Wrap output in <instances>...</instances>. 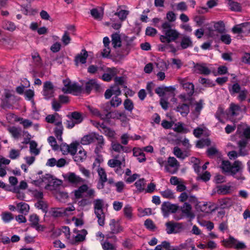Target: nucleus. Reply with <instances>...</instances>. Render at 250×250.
<instances>
[{
	"label": "nucleus",
	"instance_id": "4468645a",
	"mask_svg": "<svg viewBox=\"0 0 250 250\" xmlns=\"http://www.w3.org/2000/svg\"><path fill=\"white\" fill-rule=\"evenodd\" d=\"M79 144L77 143H72L69 145L62 143L60 146V149L63 155L70 154L72 155L75 154L77 150V147Z\"/></svg>",
	"mask_w": 250,
	"mask_h": 250
},
{
	"label": "nucleus",
	"instance_id": "37998d69",
	"mask_svg": "<svg viewBox=\"0 0 250 250\" xmlns=\"http://www.w3.org/2000/svg\"><path fill=\"white\" fill-rule=\"evenodd\" d=\"M112 44L114 48L119 47L121 46V39L118 33H114L111 36Z\"/></svg>",
	"mask_w": 250,
	"mask_h": 250
},
{
	"label": "nucleus",
	"instance_id": "2eb2a0df",
	"mask_svg": "<svg viewBox=\"0 0 250 250\" xmlns=\"http://www.w3.org/2000/svg\"><path fill=\"white\" fill-rule=\"evenodd\" d=\"M179 201L181 202H188L189 204H193L196 206L198 203V199L195 196L190 192H183L178 197Z\"/></svg>",
	"mask_w": 250,
	"mask_h": 250
},
{
	"label": "nucleus",
	"instance_id": "473e14b6",
	"mask_svg": "<svg viewBox=\"0 0 250 250\" xmlns=\"http://www.w3.org/2000/svg\"><path fill=\"white\" fill-rule=\"evenodd\" d=\"M111 148L112 150L115 152L121 153L122 151L125 153H127L130 151L127 147L123 146L121 144L117 142H112Z\"/></svg>",
	"mask_w": 250,
	"mask_h": 250
},
{
	"label": "nucleus",
	"instance_id": "39448f33",
	"mask_svg": "<svg viewBox=\"0 0 250 250\" xmlns=\"http://www.w3.org/2000/svg\"><path fill=\"white\" fill-rule=\"evenodd\" d=\"M247 107L245 105L240 106L234 103H231L229 105L228 116L230 118L236 120H240L243 114L246 113Z\"/></svg>",
	"mask_w": 250,
	"mask_h": 250
},
{
	"label": "nucleus",
	"instance_id": "e2e57ef3",
	"mask_svg": "<svg viewBox=\"0 0 250 250\" xmlns=\"http://www.w3.org/2000/svg\"><path fill=\"white\" fill-rule=\"evenodd\" d=\"M3 28L7 30L10 31H13L16 29V26L15 24L9 21H5L3 23Z\"/></svg>",
	"mask_w": 250,
	"mask_h": 250
},
{
	"label": "nucleus",
	"instance_id": "09e8293b",
	"mask_svg": "<svg viewBox=\"0 0 250 250\" xmlns=\"http://www.w3.org/2000/svg\"><path fill=\"white\" fill-rule=\"evenodd\" d=\"M109 225L111 231L113 233H118L123 230L121 226L116 223L114 219L111 220Z\"/></svg>",
	"mask_w": 250,
	"mask_h": 250
},
{
	"label": "nucleus",
	"instance_id": "a18cd8bd",
	"mask_svg": "<svg viewBox=\"0 0 250 250\" xmlns=\"http://www.w3.org/2000/svg\"><path fill=\"white\" fill-rule=\"evenodd\" d=\"M56 127L54 129V133L55 135L57 138V139L62 142V135L63 132V126L62 125V123L60 124H57L56 125Z\"/></svg>",
	"mask_w": 250,
	"mask_h": 250
},
{
	"label": "nucleus",
	"instance_id": "9b49d317",
	"mask_svg": "<svg viewBox=\"0 0 250 250\" xmlns=\"http://www.w3.org/2000/svg\"><path fill=\"white\" fill-rule=\"evenodd\" d=\"M62 176L65 182L74 186H77V185L83 183L84 181V180L81 177L77 175L73 172H68L65 174H63Z\"/></svg>",
	"mask_w": 250,
	"mask_h": 250
},
{
	"label": "nucleus",
	"instance_id": "1a4fd4ad",
	"mask_svg": "<svg viewBox=\"0 0 250 250\" xmlns=\"http://www.w3.org/2000/svg\"><path fill=\"white\" fill-rule=\"evenodd\" d=\"M243 135L245 139H242L238 143L239 147V154L241 156H245L248 154L245 147L248 144V140L250 139V127H247L244 129Z\"/></svg>",
	"mask_w": 250,
	"mask_h": 250
},
{
	"label": "nucleus",
	"instance_id": "de8ad7c7",
	"mask_svg": "<svg viewBox=\"0 0 250 250\" xmlns=\"http://www.w3.org/2000/svg\"><path fill=\"white\" fill-rule=\"evenodd\" d=\"M73 156L74 160L77 162H83L86 157V152L83 149H80L78 153H75Z\"/></svg>",
	"mask_w": 250,
	"mask_h": 250
},
{
	"label": "nucleus",
	"instance_id": "4be33fe9",
	"mask_svg": "<svg viewBox=\"0 0 250 250\" xmlns=\"http://www.w3.org/2000/svg\"><path fill=\"white\" fill-rule=\"evenodd\" d=\"M210 204V203L208 204L205 202L197 203L196 205V208L197 210H200L202 212L208 213L213 210V208H211Z\"/></svg>",
	"mask_w": 250,
	"mask_h": 250
},
{
	"label": "nucleus",
	"instance_id": "c756f323",
	"mask_svg": "<svg viewBox=\"0 0 250 250\" xmlns=\"http://www.w3.org/2000/svg\"><path fill=\"white\" fill-rule=\"evenodd\" d=\"M195 69L197 73L206 75L209 74L211 71L205 64H197Z\"/></svg>",
	"mask_w": 250,
	"mask_h": 250
},
{
	"label": "nucleus",
	"instance_id": "a878e982",
	"mask_svg": "<svg viewBox=\"0 0 250 250\" xmlns=\"http://www.w3.org/2000/svg\"><path fill=\"white\" fill-rule=\"evenodd\" d=\"M180 46L183 49L192 47L193 42L190 37L186 35L183 36L180 42Z\"/></svg>",
	"mask_w": 250,
	"mask_h": 250
},
{
	"label": "nucleus",
	"instance_id": "ddd939ff",
	"mask_svg": "<svg viewBox=\"0 0 250 250\" xmlns=\"http://www.w3.org/2000/svg\"><path fill=\"white\" fill-rule=\"evenodd\" d=\"M179 167L177 160L173 157L168 158L167 165H165V171L171 174L175 173Z\"/></svg>",
	"mask_w": 250,
	"mask_h": 250
},
{
	"label": "nucleus",
	"instance_id": "e433bc0d",
	"mask_svg": "<svg viewBox=\"0 0 250 250\" xmlns=\"http://www.w3.org/2000/svg\"><path fill=\"white\" fill-rule=\"evenodd\" d=\"M121 7V6L119 7L117 9V12L115 13L114 15L119 17V21H123L126 19L129 12L128 10L121 9H120Z\"/></svg>",
	"mask_w": 250,
	"mask_h": 250
},
{
	"label": "nucleus",
	"instance_id": "5701e85b",
	"mask_svg": "<svg viewBox=\"0 0 250 250\" xmlns=\"http://www.w3.org/2000/svg\"><path fill=\"white\" fill-rule=\"evenodd\" d=\"M180 83L186 91L188 96H191L194 93V85L191 83L187 82L186 81L182 80L180 82Z\"/></svg>",
	"mask_w": 250,
	"mask_h": 250
},
{
	"label": "nucleus",
	"instance_id": "f8f14e48",
	"mask_svg": "<svg viewBox=\"0 0 250 250\" xmlns=\"http://www.w3.org/2000/svg\"><path fill=\"white\" fill-rule=\"evenodd\" d=\"M222 242L223 245L226 247L237 249H243L246 247L244 243L238 241L232 236H229L228 239H224Z\"/></svg>",
	"mask_w": 250,
	"mask_h": 250
},
{
	"label": "nucleus",
	"instance_id": "20e7f679",
	"mask_svg": "<svg viewBox=\"0 0 250 250\" xmlns=\"http://www.w3.org/2000/svg\"><path fill=\"white\" fill-rule=\"evenodd\" d=\"M104 202L103 199H96L93 201L94 213L98 218V224L103 226L104 224L105 215L103 212Z\"/></svg>",
	"mask_w": 250,
	"mask_h": 250
},
{
	"label": "nucleus",
	"instance_id": "7ed1b4c3",
	"mask_svg": "<svg viewBox=\"0 0 250 250\" xmlns=\"http://www.w3.org/2000/svg\"><path fill=\"white\" fill-rule=\"evenodd\" d=\"M18 100L14 90L4 88L1 98V106L3 108H11Z\"/></svg>",
	"mask_w": 250,
	"mask_h": 250
},
{
	"label": "nucleus",
	"instance_id": "680f3d73",
	"mask_svg": "<svg viewBox=\"0 0 250 250\" xmlns=\"http://www.w3.org/2000/svg\"><path fill=\"white\" fill-rule=\"evenodd\" d=\"M35 206L39 209H42L43 212H46L47 210V205L45 202L42 200H38L36 203Z\"/></svg>",
	"mask_w": 250,
	"mask_h": 250
},
{
	"label": "nucleus",
	"instance_id": "5fc2aeb1",
	"mask_svg": "<svg viewBox=\"0 0 250 250\" xmlns=\"http://www.w3.org/2000/svg\"><path fill=\"white\" fill-rule=\"evenodd\" d=\"M145 180L144 178L140 179L135 183V186L138 192H143L145 189Z\"/></svg>",
	"mask_w": 250,
	"mask_h": 250
},
{
	"label": "nucleus",
	"instance_id": "774afa93",
	"mask_svg": "<svg viewBox=\"0 0 250 250\" xmlns=\"http://www.w3.org/2000/svg\"><path fill=\"white\" fill-rule=\"evenodd\" d=\"M122 100L117 96L113 97L110 101V105L114 107L119 106L122 104Z\"/></svg>",
	"mask_w": 250,
	"mask_h": 250
},
{
	"label": "nucleus",
	"instance_id": "2f4dec72",
	"mask_svg": "<svg viewBox=\"0 0 250 250\" xmlns=\"http://www.w3.org/2000/svg\"><path fill=\"white\" fill-rule=\"evenodd\" d=\"M192 207L190 204L188 202L184 204L181 207V210L183 214H184L187 217L193 218L194 214L191 211Z\"/></svg>",
	"mask_w": 250,
	"mask_h": 250
},
{
	"label": "nucleus",
	"instance_id": "aec40b11",
	"mask_svg": "<svg viewBox=\"0 0 250 250\" xmlns=\"http://www.w3.org/2000/svg\"><path fill=\"white\" fill-rule=\"evenodd\" d=\"M117 73V70L115 68H108L105 72L102 75V79L105 82L110 81Z\"/></svg>",
	"mask_w": 250,
	"mask_h": 250
},
{
	"label": "nucleus",
	"instance_id": "4d7b16f0",
	"mask_svg": "<svg viewBox=\"0 0 250 250\" xmlns=\"http://www.w3.org/2000/svg\"><path fill=\"white\" fill-rule=\"evenodd\" d=\"M1 219L5 223H8L14 219L13 214L9 212H3L1 214Z\"/></svg>",
	"mask_w": 250,
	"mask_h": 250
},
{
	"label": "nucleus",
	"instance_id": "ea45409f",
	"mask_svg": "<svg viewBox=\"0 0 250 250\" xmlns=\"http://www.w3.org/2000/svg\"><path fill=\"white\" fill-rule=\"evenodd\" d=\"M182 249H189L190 250H196L193 243V240L191 238H188L186 240L184 243L180 244Z\"/></svg>",
	"mask_w": 250,
	"mask_h": 250
},
{
	"label": "nucleus",
	"instance_id": "f704fd0d",
	"mask_svg": "<svg viewBox=\"0 0 250 250\" xmlns=\"http://www.w3.org/2000/svg\"><path fill=\"white\" fill-rule=\"evenodd\" d=\"M133 156L137 158V160L139 162L142 163L146 161V156L142 149L134 147L133 149Z\"/></svg>",
	"mask_w": 250,
	"mask_h": 250
},
{
	"label": "nucleus",
	"instance_id": "c9c22d12",
	"mask_svg": "<svg viewBox=\"0 0 250 250\" xmlns=\"http://www.w3.org/2000/svg\"><path fill=\"white\" fill-rule=\"evenodd\" d=\"M90 14L95 20L100 21L103 18L104 11L102 8H93L90 10Z\"/></svg>",
	"mask_w": 250,
	"mask_h": 250
},
{
	"label": "nucleus",
	"instance_id": "c03bdc74",
	"mask_svg": "<svg viewBox=\"0 0 250 250\" xmlns=\"http://www.w3.org/2000/svg\"><path fill=\"white\" fill-rule=\"evenodd\" d=\"M87 190V185H83L74 191V195L76 198L80 199L83 197V194Z\"/></svg>",
	"mask_w": 250,
	"mask_h": 250
},
{
	"label": "nucleus",
	"instance_id": "603ef678",
	"mask_svg": "<svg viewBox=\"0 0 250 250\" xmlns=\"http://www.w3.org/2000/svg\"><path fill=\"white\" fill-rule=\"evenodd\" d=\"M101 244L102 245V248L104 250H115L116 246L110 243L108 240H106L104 241L102 240L101 241Z\"/></svg>",
	"mask_w": 250,
	"mask_h": 250
},
{
	"label": "nucleus",
	"instance_id": "9d476101",
	"mask_svg": "<svg viewBox=\"0 0 250 250\" xmlns=\"http://www.w3.org/2000/svg\"><path fill=\"white\" fill-rule=\"evenodd\" d=\"M64 86L62 91L65 93H71L72 92H80L82 88L76 83H72L69 79L63 80Z\"/></svg>",
	"mask_w": 250,
	"mask_h": 250
},
{
	"label": "nucleus",
	"instance_id": "49530a36",
	"mask_svg": "<svg viewBox=\"0 0 250 250\" xmlns=\"http://www.w3.org/2000/svg\"><path fill=\"white\" fill-rule=\"evenodd\" d=\"M133 208L129 205H126L123 208V212L125 217L128 220H131L133 217Z\"/></svg>",
	"mask_w": 250,
	"mask_h": 250
},
{
	"label": "nucleus",
	"instance_id": "69168bd1",
	"mask_svg": "<svg viewBox=\"0 0 250 250\" xmlns=\"http://www.w3.org/2000/svg\"><path fill=\"white\" fill-rule=\"evenodd\" d=\"M248 93V91L247 89L245 88L242 89V90L238 93L237 99L240 102L245 101L247 97Z\"/></svg>",
	"mask_w": 250,
	"mask_h": 250
},
{
	"label": "nucleus",
	"instance_id": "0e129e2a",
	"mask_svg": "<svg viewBox=\"0 0 250 250\" xmlns=\"http://www.w3.org/2000/svg\"><path fill=\"white\" fill-rule=\"evenodd\" d=\"M124 106L125 110L131 112L134 108V104L132 101L126 99L124 102Z\"/></svg>",
	"mask_w": 250,
	"mask_h": 250
},
{
	"label": "nucleus",
	"instance_id": "6ab92c4d",
	"mask_svg": "<svg viewBox=\"0 0 250 250\" xmlns=\"http://www.w3.org/2000/svg\"><path fill=\"white\" fill-rule=\"evenodd\" d=\"M39 218L36 214H32L30 216L29 221L30 222L31 226L37 231H43L45 227L39 224Z\"/></svg>",
	"mask_w": 250,
	"mask_h": 250
},
{
	"label": "nucleus",
	"instance_id": "b1692460",
	"mask_svg": "<svg viewBox=\"0 0 250 250\" xmlns=\"http://www.w3.org/2000/svg\"><path fill=\"white\" fill-rule=\"evenodd\" d=\"M99 87L100 85L98 84L96 80L91 79L85 83V90L87 93H89L93 89L97 90Z\"/></svg>",
	"mask_w": 250,
	"mask_h": 250
},
{
	"label": "nucleus",
	"instance_id": "f03ea898",
	"mask_svg": "<svg viewBox=\"0 0 250 250\" xmlns=\"http://www.w3.org/2000/svg\"><path fill=\"white\" fill-rule=\"evenodd\" d=\"M162 28L164 35L160 36V39L162 42L169 43L175 41L179 36V32L172 29L171 24L168 22H164L162 25Z\"/></svg>",
	"mask_w": 250,
	"mask_h": 250
},
{
	"label": "nucleus",
	"instance_id": "f257e3e1",
	"mask_svg": "<svg viewBox=\"0 0 250 250\" xmlns=\"http://www.w3.org/2000/svg\"><path fill=\"white\" fill-rule=\"evenodd\" d=\"M220 167L223 172L233 176L237 180L243 181L245 179L242 174L244 166L239 161H235L231 164L228 160H223Z\"/></svg>",
	"mask_w": 250,
	"mask_h": 250
},
{
	"label": "nucleus",
	"instance_id": "bf43d9fd",
	"mask_svg": "<svg viewBox=\"0 0 250 250\" xmlns=\"http://www.w3.org/2000/svg\"><path fill=\"white\" fill-rule=\"evenodd\" d=\"M226 117V113L224 108L221 106H219L215 113V117L220 122H223L222 118Z\"/></svg>",
	"mask_w": 250,
	"mask_h": 250
},
{
	"label": "nucleus",
	"instance_id": "dca6fc26",
	"mask_svg": "<svg viewBox=\"0 0 250 250\" xmlns=\"http://www.w3.org/2000/svg\"><path fill=\"white\" fill-rule=\"evenodd\" d=\"M166 231L167 234L177 233L182 229V225L180 223L169 221L166 224Z\"/></svg>",
	"mask_w": 250,
	"mask_h": 250
},
{
	"label": "nucleus",
	"instance_id": "6e6552de",
	"mask_svg": "<svg viewBox=\"0 0 250 250\" xmlns=\"http://www.w3.org/2000/svg\"><path fill=\"white\" fill-rule=\"evenodd\" d=\"M35 184L40 187H44L45 189H50V187L56 183L57 185L61 184L60 181L54 180L53 176L49 174H46L42 176V178H40L34 181Z\"/></svg>",
	"mask_w": 250,
	"mask_h": 250
},
{
	"label": "nucleus",
	"instance_id": "bb28decb",
	"mask_svg": "<svg viewBox=\"0 0 250 250\" xmlns=\"http://www.w3.org/2000/svg\"><path fill=\"white\" fill-rule=\"evenodd\" d=\"M88 54L87 51L85 49H83L81 52L78 54L75 57V61L76 64L78 65L79 63H85Z\"/></svg>",
	"mask_w": 250,
	"mask_h": 250
},
{
	"label": "nucleus",
	"instance_id": "393cba45",
	"mask_svg": "<svg viewBox=\"0 0 250 250\" xmlns=\"http://www.w3.org/2000/svg\"><path fill=\"white\" fill-rule=\"evenodd\" d=\"M175 110L177 112H179L183 117H186L189 112V105L184 103L179 104Z\"/></svg>",
	"mask_w": 250,
	"mask_h": 250
},
{
	"label": "nucleus",
	"instance_id": "58836bf2",
	"mask_svg": "<svg viewBox=\"0 0 250 250\" xmlns=\"http://www.w3.org/2000/svg\"><path fill=\"white\" fill-rule=\"evenodd\" d=\"M219 207L221 208H228L233 204L232 200L229 198L221 199L218 201Z\"/></svg>",
	"mask_w": 250,
	"mask_h": 250
},
{
	"label": "nucleus",
	"instance_id": "423d86ee",
	"mask_svg": "<svg viewBox=\"0 0 250 250\" xmlns=\"http://www.w3.org/2000/svg\"><path fill=\"white\" fill-rule=\"evenodd\" d=\"M125 155L124 153H120L115 155L113 159L108 161V166L112 168H117L115 171L118 174H121L122 172L121 169L122 165L125 166Z\"/></svg>",
	"mask_w": 250,
	"mask_h": 250
},
{
	"label": "nucleus",
	"instance_id": "7c9ffc66",
	"mask_svg": "<svg viewBox=\"0 0 250 250\" xmlns=\"http://www.w3.org/2000/svg\"><path fill=\"white\" fill-rule=\"evenodd\" d=\"M46 121L48 123L54 124L55 125L62 123L60 116L57 113L54 115H48L45 118Z\"/></svg>",
	"mask_w": 250,
	"mask_h": 250
},
{
	"label": "nucleus",
	"instance_id": "338daca9",
	"mask_svg": "<svg viewBox=\"0 0 250 250\" xmlns=\"http://www.w3.org/2000/svg\"><path fill=\"white\" fill-rule=\"evenodd\" d=\"M71 119L75 121L77 124L81 123L83 119L81 114L77 112H74L71 114Z\"/></svg>",
	"mask_w": 250,
	"mask_h": 250
},
{
	"label": "nucleus",
	"instance_id": "c85d7f7f",
	"mask_svg": "<svg viewBox=\"0 0 250 250\" xmlns=\"http://www.w3.org/2000/svg\"><path fill=\"white\" fill-rule=\"evenodd\" d=\"M175 88L173 86H162L155 89V92L160 97H163L167 92H173Z\"/></svg>",
	"mask_w": 250,
	"mask_h": 250
},
{
	"label": "nucleus",
	"instance_id": "052dcab7",
	"mask_svg": "<svg viewBox=\"0 0 250 250\" xmlns=\"http://www.w3.org/2000/svg\"><path fill=\"white\" fill-rule=\"evenodd\" d=\"M173 152L174 154L178 158L184 159L186 157H187V155L177 146L174 147Z\"/></svg>",
	"mask_w": 250,
	"mask_h": 250
},
{
	"label": "nucleus",
	"instance_id": "0eeeda50",
	"mask_svg": "<svg viewBox=\"0 0 250 250\" xmlns=\"http://www.w3.org/2000/svg\"><path fill=\"white\" fill-rule=\"evenodd\" d=\"M75 209L73 205H70L65 208H51L48 214L54 217H60L63 216H69L73 214V211Z\"/></svg>",
	"mask_w": 250,
	"mask_h": 250
},
{
	"label": "nucleus",
	"instance_id": "f3484780",
	"mask_svg": "<svg viewBox=\"0 0 250 250\" xmlns=\"http://www.w3.org/2000/svg\"><path fill=\"white\" fill-rule=\"evenodd\" d=\"M177 209V206L171 204L168 202L163 203L161 207L163 215L165 217H167L170 212L174 213L176 212Z\"/></svg>",
	"mask_w": 250,
	"mask_h": 250
},
{
	"label": "nucleus",
	"instance_id": "4c0bfd02",
	"mask_svg": "<svg viewBox=\"0 0 250 250\" xmlns=\"http://www.w3.org/2000/svg\"><path fill=\"white\" fill-rule=\"evenodd\" d=\"M17 209L20 213L26 215L29 212V206L25 203L21 202L17 205Z\"/></svg>",
	"mask_w": 250,
	"mask_h": 250
},
{
	"label": "nucleus",
	"instance_id": "a211bd4d",
	"mask_svg": "<svg viewBox=\"0 0 250 250\" xmlns=\"http://www.w3.org/2000/svg\"><path fill=\"white\" fill-rule=\"evenodd\" d=\"M54 90L53 84L50 82H46L43 84L42 94L46 99L53 96Z\"/></svg>",
	"mask_w": 250,
	"mask_h": 250
},
{
	"label": "nucleus",
	"instance_id": "864d4df0",
	"mask_svg": "<svg viewBox=\"0 0 250 250\" xmlns=\"http://www.w3.org/2000/svg\"><path fill=\"white\" fill-rule=\"evenodd\" d=\"M87 231L85 229H82L74 238V243H78L83 241L85 240L87 234Z\"/></svg>",
	"mask_w": 250,
	"mask_h": 250
},
{
	"label": "nucleus",
	"instance_id": "6e6d98bb",
	"mask_svg": "<svg viewBox=\"0 0 250 250\" xmlns=\"http://www.w3.org/2000/svg\"><path fill=\"white\" fill-rule=\"evenodd\" d=\"M97 172L100 178V181L105 183L107 180V175L104 169L102 167H98Z\"/></svg>",
	"mask_w": 250,
	"mask_h": 250
},
{
	"label": "nucleus",
	"instance_id": "a19ab883",
	"mask_svg": "<svg viewBox=\"0 0 250 250\" xmlns=\"http://www.w3.org/2000/svg\"><path fill=\"white\" fill-rule=\"evenodd\" d=\"M160 193L161 196L164 198L169 200L175 198V193L170 189L167 188L164 190L160 191Z\"/></svg>",
	"mask_w": 250,
	"mask_h": 250
},
{
	"label": "nucleus",
	"instance_id": "79ce46f5",
	"mask_svg": "<svg viewBox=\"0 0 250 250\" xmlns=\"http://www.w3.org/2000/svg\"><path fill=\"white\" fill-rule=\"evenodd\" d=\"M173 129L175 131L179 133H187L190 132V129L186 126L183 124L177 123L174 125Z\"/></svg>",
	"mask_w": 250,
	"mask_h": 250
},
{
	"label": "nucleus",
	"instance_id": "13d9d810",
	"mask_svg": "<svg viewBox=\"0 0 250 250\" xmlns=\"http://www.w3.org/2000/svg\"><path fill=\"white\" fill-rule=\"evenodd\" d=\"M229 8L234 11H240L241 10V7L240 4L237 2L232 0H229L228 2Z\"/></svg>",
	"mask_w": 250,
	"mask_h": 250
},
{
	"label": "nucleus",
	"instance_id": "cd10ccee",
	"mask_svg": "<svg viewBox=\"0 0 250 250\" xmlns=\"http://www.w3.org/2000/svg\"><path fill=\"white\" fill-rule=\"evenodd\" d=\"M95 132H91L83 136L81 140V144L83 145H88L94 142Z\"/></svg>",
	"mask_w": 250,
	"mask_h": 250
},
{
	"label": "nucleus",
	"instance_id": "8fccbe9b",
	"mask_svg": "<svg viewBox=\"0 0 250 250\" xmlns=\"http://www.w3.org/2000/svg\"><path fill=\"white\" fill-rule=\"evenodd\" d=\"M213 28L219 33L222 34L225 31V25L223 21H219L214 23Z\"/></svg>",
	"mask_w": 250,
	"mask_h": 250
},
{
	"label": "nucleus",
	"instance_id": "3c124183",
	"mask_svg": "<svg viewBox=\"0 0 250 250\" xmlns=\"http://www.w3.org/2000/svg\"><path fill=\"white\" fill-rule=\"evenodd\" d=\"M8 131L15 139H18L21 135V130L20 128L12 126L8 128Z\"/></svg>",
	"mask_w": 250,
	"mask_h": 250
},
{
	"label": "nucleus",
	"instance_id": "72a5a7b5",
	"mask_svg": "<svg viewBox=\"0 0 250 250\" xmlns=\"http://www.w3.org/2000/svg\"><path fill=\"white\" fill-rule=\"evenodd\" d=\"M250 26V22H244L233 26L231 31L234 34H240L244 32V29Z\"/></svg>",
	"mask_w": 250,
	"mask_h": 250
},
{
	"label": "nucleus",
	"instance_id": "412c9836",
	"mask_svg": "<svg viewBox=\"0 0 250 250\" xmlns=\"http://www.w3.org/2000/svg\"><path fill=\"white\" fill-rule=\"evenodd\" d=\"M94 141H97V146L95 148V151L98 153L101 151L104 146V140L103 136L99 135L96 133Z\"/></svg>",
	"mask_w": 250,
	"mask_h": 250
}]
</instances>
